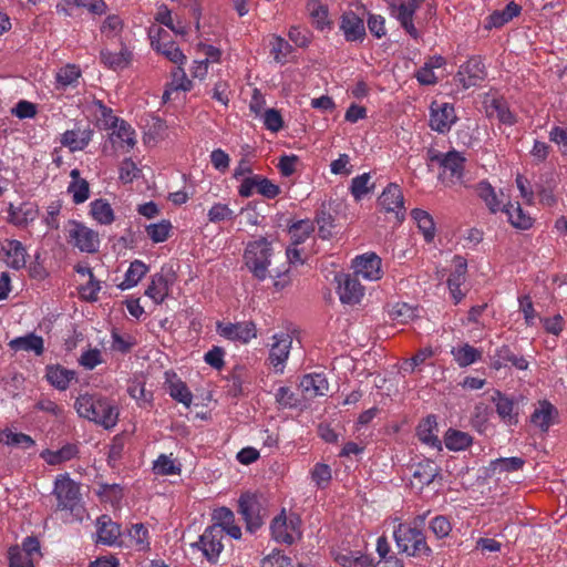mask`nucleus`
<instances>
[{
	"instance_id": "obj_1",
	"label": "nucleus",
	"mask_w": 567,
	"mask_h": 567,
	"mask_svg": "<svg viewBox=\"0 0 567 567\" xmlns=\"http://www.w3.org/2000/svg\"><path fill=\"white\" fill-rule=\"evenodd\" d=\"M74 409L78 414L109 430L118 421V409L109 399L99 394H81L76 398Z\"/></svg>"
},
{
	"instance_id": "obj_2",
	"label": "nucleus",
	"mask_w": 567,
	"mask_h": 567,
	"mask_svg": "<svg viewBox=\"0 0 567 567\" xmlns=\"http://www.w3.org/2000/svg\"><path fill=\"white\" fill-rule=\"evenodd\" d=\"M399 522L393 528V538L400 553L409 557H429L432 549L426 543V537L422 529L408 523Z\"/></svg>"
},
{
	"instance_id": "obj_3",
	"label": "nucleus",
	"mask_w": 567,
	"mask_h": 567,
	"mask_svg": "<svg viewBox=\"0 0 567 567\" xmlns=\"http://www.w3.org/2000/svg\"><path fill=\"white\" fill-rule=\"evenodd\" d=\"M272 256L271 243L261 237L247 244L244 262L254 277L262 281L269 275L268 268L271 265Z\"/></svg>"
},
{
	"instance_id": "obj_4",
	"label": "nucleus",
	"mask_w": 567,
	"mask_h": 567,
	"mask_svg": "<svg viewBox=\"0 0 567 567\" xmlns=\"http://www.w3.org/2000/svg\"><path fill=\"white\" fill-rule=\"evenodd\" d=\"M65 238L69 245L82 252L93 254L100 247L99 233L78 220L66 223Z\"/></svg>"
},
{
	"instance_id": "obj_5",
	"label": "nucleus",
	"mask_w": 567,
	"mask_h": 567,
	"mask_svg": "<svg viewBox=\"0 0 567 567\" xmlns=\"http://www.w3.org/2000/svg\"><path fill=\"white\" fill-rule=\"evenodd\" d=\"M300 523L301 520L298 515H287L286 511L282 509L281 513L276 516L270 524L272 538L277 543L287 545L293 544L301 537Z\"/></svg>"
},
{
	"instance_id": "obj_6",
	"label": "nucleus",
	"mask_w": 567,
	"mask_h": 567,
	"mask_svg": "<svg viewBox=\"0 0 567 567\" xmlns=\"http://www.w3.org/2000/svg\"><path fill=\"white\" fill-rule=\"evenodd\" d=\"M432 159L436 161L442 168L440 179L443 184L453 186L462 181L465 157L460 152L450 151L445 154H437Z\"/></svg>"
},
{
	"instance_id": "obj_7",
	"label": "nucleus",
	"mask_w": 567,
	"mask_h": 567,
	"mask_svg": "<svg viewBox=\"0 0 567 567\" xmlns=\"http://www.w3.org/2000/svg\"><path fill=\"white\" fill-rule=\"evenodd\" d=\"M421 2L422 0H386L391 16L400 22L401 27L413 39L419 38V31L413 23V16Z\"/></svg>"
},
{
	"instance_id": "obj_8",
	"label": "nucleus",
	"mask_w": 567,
	"mask_h": 567,
	"mask_svg": "<svg viewBox=\"0 0 567 567\" xmlns=\"http://www.w3.org/2000/svg\"><path fill=\"white\" fill-rule=\"evenodd\" d=\"M223 538V528L208 526L192 547L199 549L210 564H216L224 549Z\"/></svg>"
},
{
	"instance_id": "obj_9",
	"label": "nucleus",
	"mask_w": 567,
	"mask_h": 567,
	"mask_svg": "<svg viewBox=\"0 0 567 567\" xmlns=\"http://www.w3.org/2000/svg\"><path fill=\"white\" fill-rule=\"evenodd\" d=\"M456 121L457 116L453 104L439 101L431 103L429 124L433 131L445 134L451 131Z\"/></svg>"
},
{
	"instance_id": "obj_10",
	"label": "nucleus",
	"mask_w": 567,
	"mask_h": 567,
	"mask_svg": "<svg viewBox=\"0 0 567 567\" xmlns=\"http://www.w3.org/2000/svg\"><path fill=\"white\" fill-rule=\"evenodd\" d=\"M291 344L292 338L287 332L275 333L271 337L268 362L275 373H284L286 362L290 354Z\"/></svg>"
},
{
	"instance_id": "obj_11",
	"label": "nucleus",
	"mask_w": 567,
	"mask_h": 567,
	"mask_svg": "<svg viewBox=\"0 0 567 567\" xmlns=\"http://www.w3.org/2000/svg\"><path fill=\"white\" fill-rule=\"evenodd\" d=\"M217 333L229 340L241 343H248L250 340L257 338V327L252 321L231 322H217Z\"/></svg>"
},
{
	"instance_id": "obj_12",
	"label": "nucleus",
	"mask_w": 567,
	"mask_h": 567,
	"mask_svg": "<svg viewBox=\"0 0 567 567\" xmlns=\"http://www.w3.org/2000/svg\"><path fill=\"white\" fill-rule=\"evenodd\" d=\"M238 512L246 523V529L255 533L262 525L267 516V509L264 508L258 498H239Z\"/></svg>"
},
{
	"instance_id": "obj_13",
	"label": "nucleus",
	"mask_w": 567,
	"mask_h": 567,
	"mask_svg": "<svg viewBox=\"0 0 567 567\" xmlns=\"http://www.w3.org/2000/svg\"><path fill=\"white\" fill-rule=\"evenodd\" d=\"M456 80L464 89L478 85L486 78L485 65L480 56L470 58L456 73Z\"/></svg>"
},
{
	"instance_id": "obj_14",
	"label": "nucleus",
	"mask_w": 567,
	"mask_h": 567,
	"mask_svg": "<svg viewBox=\"0 0 567 567\" xmlns=\"http://www.w3.org/2000/svg\"><path fill=\"white\" fill-rule=\"evenodd\" d=\"M110 141L117 150L130 152L136 144L135 130L122 118H113L111 127Z\"/></svg>"
},
{
	"instance_id": "obj_15",
	"label": "nucleus",
	"mask_w": 567,
	"mask_h": 567,
	"mask_svg": "<svg viewBox=\"0 0 567 567\" xmlns=\"http://www.w3.org/2000/svg\"><path fill=\"white\" fill-rule=\"evenodd\" d=\"M7 221L16 227L25 228L39 217V208L34 203L24 202L16 206L9 204Z\"/></svg>"
},
{
	"instance_id": "obj_16",
	"label": "nucleus",
	"mask_w": 567,
	"mask_h": 567,
	"mask_svg": "<svg viewBox=\"0 0 567 567\" xmlns=\"http://www.w3.org/2000/svg\"><path fill=\"white\" fill-rule=\"evenodd\" d=\"M355 274L343 275L338 278V293L340 301L346 305H357L361 301L364 295V288L362 287L359 278Z\"/></svg>"
},
{
	"instance_id": "obj_17",
	"label": "nucleus",
	"mask_w": 567,
	"mask_h": 567,
	"mask_svg": "<svg viewBox=\"0 0 567 567\" xmlns=\"http://www.w3.org/2000/svg\"><path fill=\"white\" fill-rule=\"evenodd\" d=\"M378 202L383 210L394 213L400 220L404 218V198L398 184H389L380 195Z\"/></svg>"
},
{
	"instance_id": "obj_18",
	"label": "nucleus",
	"mask_w": 567,
	"mask_h": 567,
	"mask_svg": "<svg viewBox=\"0 0 567 567\" xmlns=\"http://www.w3.org/2000/svg\"><path fill=\"white\" fill-rule=\"evenodd\" d=\"M340 30L348 42H362L365 38V25L353 11H344L340 18Z\"/></svg>"
},
{
	"instance_id": "obj_19",
	"label": "nucleus",
	"mask_w": 567,
	"mask_h": 567,
	"mask_svg": "<svg viewBox=\"0 0 567 567\" xmlns=\"http://www.w3.org/2000/svg\"><path fill=\"white\" fill-rule=\"evenodd\" d=\"M299 389L306 400H312L328 393L329 382L323 373H309L301 378Z\"/></svg>"
},
{
	"instance_id": "obj_20",
	"label": "nucleus",
	"mask_w": 567,
	"mask_h": 567,
	"mask_svg": "<svg viewBox=\"0 0 567 567\" xmlns=\"http://www.w3.org/2000/svg\"><path fill=\"white\" fill-rule=\"evenodd\" d=\"M173 274H155L152 276L151 282L145 290V295L150 297L155 303H162L169 293L171 287L174 284Z\"/></svg>"
},
{
	"instance_id": "obj_21",
	"label": "nucleus",
	"mask_w": 567,
	"mask_h": 567,
	"mask_svg": "<svg viewBox=\"0 0 567 567\" xmlns=\"http://www.w3.org/2000/svg\"><path fill=\"white\" fill-rule=\"evenodd\" d=\"M355 275L367 280H379L382 277L381 258L375 254H365L354 259Z\"/></svg>"
},
{
	"instance_id": "obj_22",
	"label": "nucleus",
	"mask_w": 567,
	"mask_h": 567,
	"mask_svg": "<svg viewBox=\"0 0 567 567\" xmlns=\"http://www.w3.org/2000/svg\"><path fill=\"white\" fill-rule=\"evenodd\" d=\"M93 131L89 126L76 125L74 128L63 133L61 144L69 147L71 152L84 150L92 140Z\"/></svg>"
},
{
	"instance_id": "obj_23",
	"label": "nucleus",
	"mask_w": 567,
	"mask_h": 567,
	"mask_svg": "<svg viewBox=\"0 0 567 567\" xmlns=\"http://www.w3.org/2000/svg\"><path fill=\"white\" fill-rule=\"evenodd\" d=\"M307 11L312 25L319 31L332 30L333 22L329 18V8L319 0H308Z\"/></svg>"
},
{
	"instance_id": "obj_24",
	"label": "nucleus",
	"mask_w": 567,
	"mask_h": 567,
	"mask_svg": "<svg viewBox=\"0 0 567 567\" xmlns=\"http://www.w3.org/2000/svg\"><path fill=\"white\" fill-rule=\"evenodd\" d=\"M508 364L519 370H526L528 368V362L525 358L514 354L508 346H502L496 349L495 353L491 357V365L495 370H499Z\"/></svg>"
},
{
	"instance_id": "obj_25",
	"label": "nucleus",
	"mask_w": 567,
	"mask_h": 567,
	"mask_svg": "<svg viewBox=\"0 0 567 567\" xmlns=\"http://www.w3.org/2000/svg\"><path fill=\"white\" fill-rule=\"evenodd\" d=\"M520 13V7L515 2H509L503 10H495L484 21V29L491 31L508 23Z\"/></svg>"
},
{
	"instance_id": "obj_26",
	"label": "nucleus",
	"mask_w": 567,
	"mask_h": 567,
	"mask_svg": "<svg viewBox=\"0 0 567 567\" xmlns=\"http://www.w3.org/2000/svg\"><path fill=\"white\" fill-rule=\"evenodd\" d=\"M2 250L4 251V261L6 264L13 269H22L27 264V250L21 241L11 239L7 240L2 246Z\"/></svg>"
},
{
	"instance_id": "obj_27",
	"label": "nucleus",
	"mask_w": 567,
	"mask_h": 567,
	"mask_svg": "<svg viewBox=\"0 0 567 567\" xmlns=\"http://www.w3.org/2000/svg\"><path fill=\"white\" fill-rule=\"evenodd\" d=\"M96 535V543L113 546L117 543V539L121 536V526L112 522L109 516L102 515L97 519Z\"/></svg>"
},
{
	"instance_id": "obj_28",
	"label": "nucleus",
	"mask_w": 567,
	"mask_h": 567,
	"mask_svg": "<svg viewBox=\"0 0 567 567\" xmlns=\"http://www.w3.org/2000/svg\"><path fill=\"white\" fill-rule=\"evenodd\" d=\"M556 416V408L548 401H542L530 415V422L543 432H547Z\"/></svg>"
},
{
	"instance_id": "obj_29",
	"label": "nucleus",
	"mask_w": 567,
	"mask_h": 567,
	"mask_svg": "<svg viewBox=\"0 0 567 567\" xmlns=\"http://www.w3.org/2000/svg\"><path fill=\"white\" fill-rule=\"evenodd\" d=\"M45 378L52 386L63 391L69 388L70 382L75 378V372L61 365H48Z\"/></svg>"
},
{
	"instance_id": "obj_30",
	"label": "nucleus",
	"mask_w": 567,
	"mask_h": 567,
	"mask_svg": "<svg viewBox=\"0 0 567 567\" xmlns=\"http://www.w3.org/2000/svg\"><path fill=\"white\" fill-rule=\"evenodd\" d=\"M10 349L14 351H33L37 355H41L44 350L43 338L34 333L24 337H18L9 342Z\"/></svg>"
},
{
	"instance_id": "obj_31",
	"label": "nucleus",
	"mask_w": 567,
	"mask_h": 567,
	"mask_svg": "<svg viewBox=\"0 0 567 567\" xmlns=\"http://www.w3.org/2000/svg\"><path fill=\"white\" fill-rule=\"evenodd\" d=\"M183 65H178L173 72H172V81L167 84L164 93H163V100L169 101L172 100V94L177 91L187 92L192 89V81L187 78Z\"/></svg>"
},
{
	"instance_id": "obj_32",
	"label": "nucleus",
	"mask_w": 567,
	"mask_h": 567,
	"mask_svg": "<svg viewBox=\"0 0 567 567\" xmlns=\"http://www.w3.org/2000/svg\"><path fill=\"white\" fill-rule=\"evenodd\" d=\"M90 215L100 225H111L115 220L111 204L103 198L91 202Z\"/></svg>"
},
{
	"instance_id": "obj_33",
	"label": "nucleus",
	"mask_w": 567,
	"mask_h": 567,
	"mask_svg": "<svg viewBox=\"0 0 567 567\" xmlns=\"http://www.w3.org/2000/svg\"><path fill=\"white\" fill-rule=\"evenodd\" d=\"M79 453L75 444H65L58 451L44 450L40 456L49 465H59L74 458Z\"/></svg>"
},
{
	"instance_id": "obj_34",
	"label": "nucleus",
	"mask_w": 567,
	"mask_h": 567,
	"mask_svg": "<svg viewBox=\"0 0 567 567\" xmlns=\"http://www.w3.org/2000/svg\"><path fill=\"white\" fill-rule=\"evenodd\" d=\"M81 76V70L75 64H66L60 68L55 73V89L65 90L70 86H76Z\"/></svg>"
},
{
	"instance_id": "obj_35",
	"label": "nucleus",
	"mask_w": 567,
	"mask_h": 567,
	"mask_svg": "<svg viewBox=\"0 0 567 567\" xmlns=\"http://www.w3.org/2000/svg\"><path fill=\"white\" fill-rule=\"evenodd\" d=\"M503 212L506 213L508 221L515 228L525 230L533 226L534 219L523 210L518 203L504 205Z\"/></svg>"
},
{
	"instance_id": "obj_36",
	"label": "nucleus",
	"mask_w": 567,
	"mask_h": 567,
	"mask_svg": "<svg viewBox=\"0 0 567 567\" xmlns=\"http://www.w3.org/2000/svg\"><path fill=\"white\" fill-rule=\"evenodd\" d=\"M486 112L489 117H495L504 124L513 125L515 123L514 114L502 99H492L486 104Z\"/></svg>"
},
{
	"instance_id": "obj_37",
	"label": "nucleus",
	"mask_w": 567,
	"mask_h": 567,
	"mask_svg": "<svg viewBox=\"0 0 567 567\" xmlns=\"http://www.w3.org/2000/svg\"><path fill=\"white\" fill-rule=\"evenodd\" d=\"M101 61L110 69H124L128 65L131 61V52L126 48H122L120 52L102 50Z\"/></svg>"
},
{
	"instance_id": "obj_38",
	"label": "nucleus",
	"mask_w": 567,
	"mask_h": 567,
	"mask_svg": "<svg viewBox=\"0 0 567 567\" xmlns=\"http://www.w3.org/2000/svg\"><path fill=\"white\" fill-rule=\"evenodd\" d=\"M494 401L496 412L502 421L507 425L516 424L517 413L515 412V404L513 400L497 393V396L494 398Z\"/></svg>"
},
{
	"instance_id": "obj_39",
	"label": "nucleus",
	"mask_w": 567,
	"mask_h": 567,
	"mask_svg": "<svg viewBox=\"0 0 567 567\" xmlns=\"http://www.w3.org/2000/svg\"><path fill=\"white\" fill-rule=\"evenodd\" d=\"M452 355L462 368L468 367L482 358V351L465 343L452 349Z\"/></svg>"
},
{
	"instance_id": "obj_40",
	"label": "nucleus",
	"mask_w": 567,
	"mask_h": 567,
	"mask_svg": "<svg viewBox=\"0 0 567 567\" xmlns=\"http://www.w3.org/2000/svg\"><path fill=\"white\" fill-rule=\"evenodd\" d=\"M148 267L141 260H134L131 262L124 280L118 285L122 290L130 289L136 286L142 278L147 274Z\"/></svg>"
},
{
	"instance_id": "obj_41",
	"label": "nucleus",
	"mask_w": 567,
	"mask_h": 567,
	"mask_svg": "<svg viewBox=\"0 0 567 567\" xmlns=\"http://www.w3.org/2000/svg\"><path fill=\"white\" fill-rule=\"evenodd\" d=\"M436 421L434 416H427L417 427L419 439L432 446L440 447L441 442L436 435Z\"/></svg>"
},
{
	"instance_id": "obj_42",
	"label": "nucleus",
	"mask_w": 567,
	"mask_h": 567,
	"mask_svg": "<svg viewBox=\"0 0 567 567\" xmlns=\"http://www.w3.org/2000/svg\"><path fill=\"white\" fill-rule=\"evenodd\" d=\"M0 442L13 447L30 449L35 442L34 440L24 433H17L10 429H4L0 432Z\"/></svg>"
},
{
	"instance_id": "obj_43",
	"label": "nucleus",
	"mask_w": 567,
	"mask_h": 567,
	"mask_svg": "<svg viewBox=\"0 0 567 567\" xmlns=\"http://www.w3.org/2000/svg\"><path fill=\"white\" fill-rule=\"evenodd\" d=\"M412 218L415 220L419 229L422 231L426 241H431L435 235V226L431 215L420 208H415L411 213Z\"/></svg>"
},
{
	"instance_id": "obj_44",
	"label": "nucleus",
	"mask_w": 567,
	"mask_h": 567,
	"mask_svg": "<svg viewBox=\"0 0 567 567\" xmlns=\"http://www.w3.org/2000/svg\"><path fill=\"white\" fill-rule=\"evenodd\" d=\"M477 194L480 198H482L489 210L492 213H496L498 210L504 209V205H502V200L498 198L497 193L492 187V185L487 182H481L477 185Z\"/></svg>"
},
{
	"instance_id": "obj_45",
	"label": "nucleus",
	"mask_w": 567,
	"mask_h": 567,
	"mask_svg": "<svg viewBox=\"0 0 567 567\" xmlns=\"http://www.w3.org/2000/svg\"><path fill=\"white\" fill-rule=\"evenodd\" d=\"M167 388L169 395L174 400L183 403L187 408L190 406L193 394L185 382L179 379H172L167 381Z\"/></svg>"
},
{
	"instance_id": "obj_46",
	"label": "nucleus",
	"mask_w": 567,
	"mask_h": 567,
	"mask_svg": "<svg viewBox=\"0 0 567 567\" xmlns=\"http://www.w3.org/2000/svg\"><path fill=\"white\" fill-rule=\"evenodd\" d=\"M315 231V225L310 219L298 220L289 228L292 245L298 246L305 243Z\"/></svg>"
},
{
	"instance_id": "obj_47",
	"label": "nucleus",
	"mask_w": 567,
	"mask_h": 567,
	"mask_svg": "<svg viewBox=\"0 0 567 567\" xmlns=\"http://www.w3.org/2000/svg\"><path fill=\"white\" fill-rule=\"evenodd\" d=\"M172 229V223L167 219H162L159 223H153L145 227L146 235L155 244L166 241L171 236Z\"/></svg>"
},
{
	"instance_id": "obj_48",
	"label": "nucleus",
	"mask_w": 567,
	"mask_h": 567,
	"mask_svg": "<svg viewBox=\"0 0 567 567\" xmlns=\"http://www.w3.org/2000/svg\"><path fill=\"white\" fill-rule=\"evenodd\" d=\"M80 494V485L69 474H61L55 478L54 496H78Z\"/></svg>"
},
{
	"instance_id": "obj_49",
	"label": "nucleus",
	"mask_w": 567,
	"mask_h": 567,
	"mask_svg": "<svg viewBox=\"0 0 567 567\" xmlns=\"http://www.w3.org/2000/svg\"><path fill=\"white\" fill-rule=\"evenodd\" d=\"M374 188V184L371 183V176L369 173H363L351 181L350 192L353 198L359 202L367 194L372 192Z\"/></svg>"
},
{
	"instance_id": "obj_50",
	"label": "nucleus",
	"mask_w": 567,
	"mask_h": 567,
	"mask_svg": "<svg viewBox=\"0 0 567 567\" xmlns=\"http://www.w3.org/2000/svg\"><path fill=\"white\" fill-rule=\"evenodd\" d=\"M292 47L280 35H272L270 40V54L277 63L284 64L291 53Z\"/></svg>"
},
{
	"instance_id": "obj_51",
	"label": "nucleus",
	"mask_w": 567,
	"mask_h": 567,
	"mask_svg": "<svg viewBox=\"0 0 567 567\" xmlns=\"http://www.w3.org/2000/svg\"><path fill=\"white\" fill-rule=\"evenodd\" d=\"M445 446L451 451H462L472 444V437L465 432L450 430L445 435Z\"/></svg>"
},
{
	"instance_id": "obj_52",
	"label": "nucleus",
	"mask_w": 567,
	"mask_h": 567,
	"mask_svg": "<svg viewBox=\"0 0 567 567\" xmlns=\"http://www.w3.org/2000/svg\"><path fill=\"white\" fill-rule=\"evenodd\" d=\"M159 54L164 55L167 60L177 65L186 63V55L181 51L174 41L161 43L154 49Z\"/></svg>"
},
{
	"instance_id": "obj_53",
	"label": "nucleus",
	"mask_w": 567,
	"mask_h": 567,
	"mask_svg": "<svg viewBox=\"0 0 567 567\" xmlns=\"http://www.w3.org/2000/svg\"><path fill=\"white\" fill-rule=\"evenodd\" d=\"M417 316V309L405 302L395 303L390 310V318L399 323H408Z\"/></svg>"
},
{
	"instance_id": "obj_54",
	"label": "nucleus",
	"mask_w": 567,
	"mask_h": 567,
	"mask_svg": "<svg viewBox=\"0 0 567 567\" xmlns=\"http://www.w3.org/2000/svg\"><path fill=\"white\" fill-rule=\"evenodd\" d=\"M436 475V466L433 462L420 463L413 472V485H429Z\"/></svg>"
},
{
	"instance_id": "obj_55",
	"label": "nucleus",
	"mask_w": 567,
	"mask_h": 567,
	"mask_svg": "<svg viewBox=\"0 0 567 567\" xmlns=\"http://www.w3.org/2000/svg\"><path fill=\"white\" fill-rule=\"evenodd\" d=\"M153 470L158 475H174L181 472V465L172 457V454H161L154 462Z\"/></svg>"
},
{
	"instance_id": "obj_56",
	"label": "nucleus",
	"mask_w": 567,
	"mask_h": 567,
	"mask_svg": "<svg viewBox=\"0 0 567 567\" xmlns=\"http://www.w3.org/2000/svg\"><path fill=\"white\" fill-rule=\"evenodd\" d=\"M465 274L466 261L462 257H455L454 271L450 275L447 279V285L453 296H455V291H457L461 285L464 282Z\"/></svg>"
},
{
	"instance_id": "obj_57",
	"label": "nucleus",
	"mask_w": 567,
	"mask_h": 567,
	"mask_svg": "<svg viewBox=\"0 0 567 567\" xmlns=\"http://www.w3.org/2000/svg\"><path fill=\"white\" fill-rule=\"evenodd\" d=\"M69 194L75 204L84 203L90 196L89 183L85 179L72 181L68 187Z\"/></svg>"
},
{
	"instance_id": "obj_58",
	"label": "nucleus",
	"mask_w": 567,
	"mask_h": 567,
	"mask_svg": "<svg viewBox=\"0 0 567 567\" xmlns=\"http://www.w3.org/2000/svg\"><path fill=\"white\" fill-rule=\"evenodd\" d=\"M9 567H34L33 558L28 553L20 550L19 546H12L8 551Z\"/></svg>"
},
{
	"instance_id": "obj_59",
	"label": "nucleus",
	"mask_w": 567,
	"mask_h": 567,
	"mask_svg": "<svg viewBox=\"0 0 567 567\" xmlns=\"http://www.w3.org/2000/svg\"><path fill=\"white\" fill-rule=\"evenodd\" d=\"M128 535L138 550H144L150 546L148 529L143 524H134L128 530Z\"/></svg>"
},
{
	"instance_id": "obj_60",
	"label": "nucleus",
	"mask_w": 567,
	"mask_h": 567,
	"mask_svg": "<svg viewBox=\"0 0 567 567\" xmlns=\"http://www.w3.org/2000/svg\"><path fill=\"white\" fill-rule=\"evenodd\" d=\"M210 223L231 220L235 217L234 210L226 204L216 203L207 213Z\"/></svg>"
},
{
	"instance_id": "obj_61",
	"label": "nucleus",
	"mask_w": 567,
	"mask_h": 567,
	"mask_svg": "<svg viewBox=\"0 0 567 567\" xmlns=\"http://www.w3.org/2000/svg\"><path fill=\"white\" fill-rule=\"evenodd\" d=\"M524 463L525 462L523 458L513 456V457L497 458L491 463V466H492L493 471H498L499 473L501 472H514V471L520 470L523 467Z\"/></svg>"
},
{
	"instance_id": "obj_62",
	"label": "nucleus",
	"mask_w": 567,
	"mask_h": 567,
	"mask_svg": "<svg viewBox=\"0 0 567 567\" xmlns=\"http://www.w3.org/2000/svg\"><path fill=\"white\" fill-rule=\"evenodd\" d=\"M265 127L272 132L277 133L284 127V118L281 113L276 109H268L261 115Z\"/></svg>"
},
{
	"instance_id": "obj_63",
	"label": "nucleus",
	"mask_w": 567,
	"mask_h": 567,
	"mask_svg": "<svg viewBox=\"0 0 567 567\" xmlns=\"http://www.w3.org/2000/svg\"><path fill=\"white\" fill-rule=\"evenodd\" d=\"M429 527L439 539L447 537L452 530V524L450 523L447 517L443 515H437L433 517L430 522Z\"/></svg>"
},
{
	"instance_id": "obj_64",
	"label": "nucleus",
	"mask_w": 567,
	"mask_h": 567,
	"mask_svg": "<svg viewBox=\"0 0 567 567\" xmlns=\"http://www.w3.org/2000/svg\"><path fill=\"white\" fill-rule=\"evenodd\" d=\"M292 560L280 550H272L262 560L260 567H291Z\"/></svg>"
}]
</instances>
